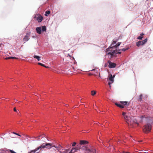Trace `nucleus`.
I'll return each mask as SVG.
<instances>
[{"label":"nucleus","instance_id":"5","mask_svg":"<svg viewBox=\"0 0 153 153\" xmlns=\"http://www.w3.org/2000/svg\"><path fill=\"white\" fill-rule=\"evenodd\" d=\"M47 29L45 26H42L41 27H36V32L39 34H41L42 32H45Z\"/></svg>","mask_w":153,"mask_h":153},{"label":"nucleus","instance_id":"29","mask_svg":"<svg viewBox=\"0 0 153 153\" xmlns=\"http://www.w3.org/2000/svg\"><path fill=\"white\" fill-rule=\"evenodd\" d=\"M72 58H73V59H74V58L73 57H72Z\"/></svg>","mask_w":153,"mask_h":153},{"label":"nucleus","instance_id":"12","mask_svg":"<svg viewBox=\"0 0 153 153\" xmlns=\"http://www.w3.org/2000/svg\"><path fill=\"white\" fill-rule=\"evenodd\" d=\"M53 147L55 148L56 149L58 150H60L62 148V146L60 145H59L58 146H52V147L51 148H53V149H54V148Z\"/></svg>","mask_w":153,"mask_h":153},{"label":"nucleus","instance_id":"22","mask_svg":"<svg viewBox=\"0 0 153 153\" xmlns=\"http://www.w3.org/2000/svg\"><path fill=\"white\" fill-rule=\"evenodd\" d=\"M38 64L39 65H40L41 66H43V67H45V68H47V67L46 66H45L44 64L42 63H40V62H39L38 63Z\"/></svg>","mask_w":153,"mask_h":153},{"label":"nucleus","instance_id":"24","mask_svg":"<svg viewBox=\"0 0 153 153\" xmlns=\"http://www.w3.org/2000/svg\"><path fill=\"white\" fill-rule=\"evenodd\" d=\"M32 37L33 38H36L37 37V36L36 35L33 36H32Z\"/></svg>","mask_w":153,"mask_h":153},{"label":"nucleus","instance_id":"16","mask_svg":"<svg viewBox=\"0 0 153 153\" xmlns=\"http://www.w3.org/2000/svg\"><path fill=\"white\" fill-rule=\"evenodd\" d=\"M117 42V40H115L113 39V42L110 47H112Z\"/></svg>","mask_w":153,"mask_h":153},{"label":"nucleus","instance_id":"20","mask_svg":"<svg viewBox=\"0 0 153 153\" xmlns=\"http://www.w3.org/2000/svg\"><path fill=\"white\" fill-rule=\"evenodd\" d=\"M143 38V36H141L140 35V36H139L137 38V39L138 40H142V39Z\"/></svg>","mask_w":153,"mask_h":153},{"label":"nucleus","instance_id":"26","mask_svg":"<svg viewBox=\"0 0 153 153\" xmlns=\"http://www.w3.org/2000/svg\"><path fill=\"white\" fill-rule=\"evenodd\" d=\"M141 36H143L144 35V34L142 33H141L140 35Z\"/></svg>","mask_w":153,"mask_h":153},{"label":"nucleus","instance_id":"27","mask_svg":"<svg viewBox=\"0 0 153 153\" xmlns=\"http://www.w3.org/2000/svg\"><path fill=\"white\" fill-rule=\"evenodd\" d=\"M14 111H15V112H17V110L16 109V108H14Z\"/></svg>","mask_w":153,"mask_h":153},{"label":"nucleus","instance_id":"31","mask_svg":"<svg viewBox=\"0 0 153 153\" xmlns=\"http://www.w3.org/2000/svg\"><path fill=\"white\" fill-rule=\"evenodd\" d=\"M125 153H129V152H125Z\"/></svg>","mask_w":153,"mask_h":153},{"label":"nucleus","instance_id":"23","mask_svg":"<svg viewBox=\"0 0 153 153\" xmlns=\"http://www.w3.org/2000/svg\"><path fill=\"white\" fill-rule=\"evenodd\" d=\"M12 133L14 134H16L18 136H21V135L20 134H18V133H17L16 132H12Z\"/></svg>","mask_w":153,"mask_h":153},{"label":"nucleus","instance_id":"1","mask_svg":"<svg viewBox=\"0 0 153 153\" xmlns=\"http://www.w3.org/2000/svg\"><path fill=\"white\" fill-rule=\"evenodd\" d=\"M88 143V142L86 140H81L80 141L79 143L75 147L76 144V143L74 142L72 144V146L73 147L71 150L69 149H66L60 151V153H74L77 152L79 149H82L85 150L88 153H97L96 149L94 147L90 146L87 147L86 145Z\"/></svg>","mask_w":153,"mask_h":153},{"label":"nucleus","instance_id":"8","mask_svg":"<svg viewBox=\"0 0 153 153\" xmlns=\"http://www.w3.org/2000/svg\"><path fill=\"white\" fill-rule=\"evenodd\" d=\"M147 39L146 38L142 41H139L137 42L136 43V46L139 47L141 45H143L147 42Z\"/></svg>","mask_w":153,"mask_h":153},{"label":"nucleus","instance_id":"10","mask_svg":"<svg viewBox=\"0 0 153 153\" xmlns=\"http://www.w3.org/2000/svg\"><path fill=\"white\" fill-rule=\"evenodd\" d=\"M108 67L110 68H113L116 67V64L111 62L110 61H108Z\"/></svg>","mask_w":153,"mask_h":153},{"label":"nucleus","instance_id":"9","mask_svg":"<svg viewBox=\"0 0 153 153\" xmlns=\"http://www.w3.org/2000/svg\"><path fill=\"white\" fill-rule=\"evenodd\" d=\"M34 18L36 19L38 22H41L43 19V17L39 14H36L34 17Z\"/></svg>","mask_w":153,"mask_h":153},{"label":"nucleus","instance_id":"11","mask_svg":"<svg viewBox=\"0 0 153 153\" xmlns=\"http://www.w3.org/2000/svg\"><path fill=\"white\" fill-rule=\"evenodd\" d=\"M30 32H29L27 33L26 35L25 36L23 39L24 41H28L29 40V36H30Z\"/></svg>","mask_w":153,"mask_h":153},{"label":"nucleus","instance_id":"4","mask_svg":"<svg viewBox=\"0 0 153 153\" xmlns=\"http://www.w3.org/2000/svg\"><path fill=\"white\" fill-rule=\"evenodd\" d=\"M114 104L117 106L121 108H124L125 106H128L129 105V103H128L127 101H120V103L115 102H114Z\"/></svg>","mask_w":153,"mask_h":153},{"label":"nucleus","instance_id":"6","mask_svg":"<svg viewBox=\"0 0 153 153\" xmlns=\"http://www.w3.org/2000/svg\"><path fill=\"white\" fill-rule=\"evenodd\" d=\"M115 76V75H114L113 76L111 74H109L107 78L108 80L109 81L108 83V84L110 88L111 87V84L114 82V79Z\"/></svg>","mask_w":153,"mask_h":153},{"label":"nucleus","instance_id":"18","mask_svg":"<svg viewBox=\"0 0 153 153\" xmlns=\"http://www.w3.org/2000/svg\"><path fill=\"white\" fill-rule=\"evenodd\" d=\"M129 48H130L129 47H128L126 48H123L122 49H121V50L122 51H126L128 50L129 49Z\"/></svg>","mask_w":153,"mask_h":153},{"label":"nucleus","instance_id":"7","mask_svg":"<svg viewBox=\"0 0 153 153\" xmlns=\"http://www.w3.org/2000/svg\"><path fill=\"white\" fill-rule=\"evenodd\" d=\"M151 129V125L149 124H147L145 126L143 130L144 132L148 133L150 131Z\"/></svg>","mask_w":153,"mask_h":153},{"label":"nucleus","instance_id":"21","mask_svg":"<svg viewBox=\"0 0 153 153\" xmlns=\"http://www.w3.org/2000/svg\"><path fill=\"white\" fill-rule=\"evenodd\" d=\"M96 93V91H91V95L93 96Z\"/></svg>","mask_w":153,"mask_h":153},{"label":"nucleus","instance_id":"3","mask_svg":"<svg viewBox=\"0 0 153 153\" xmlns=\"http://www.w3.org/2000/svg\"><path fill=\"white\" fill-rule=\"evenodd\" d=\"M52 144L50 143H45L42 144L39 146L37 147L34 150H31L29 153H39V152L42 151L44 148L50 149L51 147Z\"/></svg>","mask_w":153,"mask_h":153},{"label":"nucleus","instance_id":"30","mask_svg":"<svg viewBox=\"0 0 153 153\" xmlns=\"http://www.w3.org/2000/svg\"><path fill=\"white\" fill-rule=\"evenodd\" d=\"M2 45V44H0V46H1Z\"/></svg>","mask_w":153,"mask_h":153},{"label":"nucleus","instance_id":"2","mask_svg":"<svg viewBox=\"0 0 153 153\" xmlns=\"http://www.w3.org/2000/svg\"><path fill=\"white\" fill-rule=\"evenodd\" d=\"M121 42H118L115 45L112 47H109L106 49V54L110 56V58L116 57L117 56V54H120L121 52L120 51L121 49H119L118 48L120 45Z\"/></svg>","mask_w":153,"mask_h":153},{"label":"nucleus","instance_id":"17","mask_svg":"<svg viewBox=\"0 0 153 153\" xmlns=\"http://www.w3.org/2000/svg\"><path fill=\"white\" fill-rule=\"evenodd\" d=\"M144 119H146V117L144 115L140 117V121L142 122Z\"/></svg>","mask_w":153,"mask_h":153},{"label":"nucleus","instance_id":"28","mask_svg":"<svg viewBox=\"0 0 153 153\" xmlns=\"http://www.w3.org/2000/svg\"><path fill=\"white\" fill-rule=\"evenodd\" d=\"M94 70H95L94 69H92V70H91V71H93Z\"/></svg>","mask_w":153,"mask_h":153},{"label":"nucleus","instance_id":"14","mask_svg":"<svg viewBox=\"0 0 153 153\" xmlns=\"http://www.w3.org/2000/svg\"><path fill=\"white\" fill-rule=\"evenodd\" d=\"M51 13L50 11L49 10H47L46 11L45 13V16H48Z\"/></svg>","mask_w":153,"mask_h":153},{"label":"nucleus","instance_id":"15","mask_svg":"<svg viewBox=\"0 0 153 153\" xmlns=\"http://www.w3.org/2000/svg\"><path fill=\"white\" fill-rule=\"evenodd\" d=\"M122 115L123 116L125 120H127V119L128 118V117L126 115V113L124 112H123Z\"/></svg>","mask_w":153,"mask_h":153},{"label":"nucleus","instance_id":"25","mask_svg":"<svg viewBox=\"0 0 153 153\" xmlns=\"http://www.w3.org/2000/svg\"><path fill=\"white\" fill-rule=\"evenodd\" d=\"M108 64V63H105V64L104 67H106L107 66Z\"/></svg>","mask_w":153,"mask_h":153},{"label":"nucleus","instance_id":"13","mask_svg":"<svg viewBox=\"0 0 153 153\" xmlns=\"http://www.w3.org/2000/svg\"><path fill=\"white\" fill-rule=\"evenodd\" d=\"M33 57L35 59H37L39 61L40 60L41 57L39 56L34 55Z\"/></svg>","mask_w":153,"mask_h":153},{"label":"nucleus","instance_id":"19","mask_svg":"<svg viewBox=\"0 0 153 153\" xmlns=\"http://www.w3.org/2000/svg\"><path fill=\"white\" fill-rule=\"evenodd\" d=\"M143 96V94H142L140 95L138 99V100L139 101H142Z\"/></svg>","mask_w":153,"mask_h":153}]
</instances>
